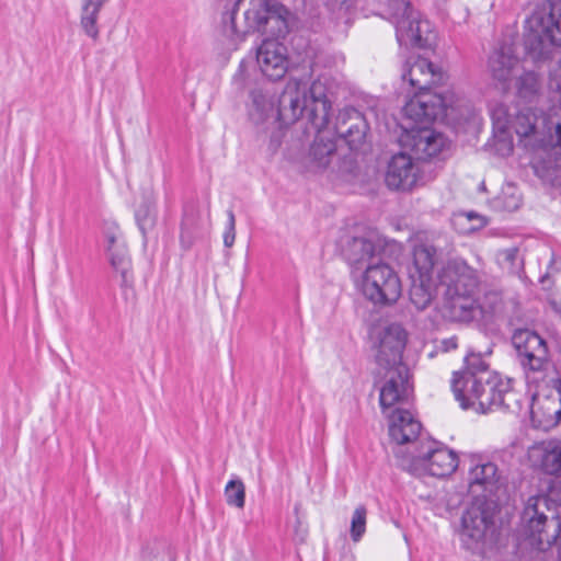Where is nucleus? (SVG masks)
<instances>
[{"label":"nucleus","instance_id":"obj_1","mask_svg":"<svg viewBox=\"0 0 561 561\" xmlns=\"http://www.w3.org/2000/svg\"><path fill=\"white\" fill-rule=\"evenodd\" d=\"M513 128L525 147H561V105L548 112L523 110L516 115Z\"/></svg>","mask_w":561,"mask_h":561},{"label":"nucleus","instance_id":"obj_2","mask_svg":"<svg viewBox=\"0 0 561 561\" xmlns=\"http://www.w3.org/2000/svg\"><path fill=\"white\" fill-rule=\"evenodd\" d=\"M528 387H538L557 375L550 365L546 341L535 331L518 329L512 336Z\"/></svg>","mask_w":561,"mask_h":561},{"label":"nucleus","instance_id":"obj_3","mask_svg":"<svg viewBox=\"0 0 561 561\" xmlns=\"http://www.w3.org/2000/svg\"><path fill=\"white\" fill-rule=\"evenodd\" d=\"M534 388L530 416L534 426L543 431L556 427L561 422V376L547 377V380Z\"/></svg>","mask_w":561,"mask_h":561},{"label":"nucleus","instance_id":"obj_4","mask_svg":"<svg viewBox=\"0 0 561 561\" xmlns=\"http://www.w3.org/2000/svg\"><path fill=\"white\" fill-rule=\"evenodd\" d=\"M362 290L373 304L388 306L397 302L402 293L398 274L385 263L367 265L363 275Z\"/></svg>","mask_w":561,"mask_h":561},{"label":"nucleus","instance_id":"obj_5","mask_svg":"<svg viewBox=\"0 0 561 561\" xmlns=\"http://www.w3.org/2000/svg\"><path fill=\"white\" fill-rule=\"evenodd\" d=\"M244 0H234L232 8L222 14V33L228 39V47L237 49L250 32H262L264 21L273 2L267 0H250V7L244 12L245 28H238L236 14Z\"/></svg>","mask_w":561,"mask_h":561},{"label":"nucleus","instance_id":"obj_6","mask_svg":"<svg viewBox=\"0 0 561 561\" xmlns=\"http://www.w3.org/2000/svg\"><path fill=\"white\" fill-rule=\"evenodd\" d=\"M530 23L536 33L537 45L529 41V49L537 58H547L550 47L561 46V0H552L549 10L536 12Z\"/></svg>","mask_w":561,"mask_h":561},{"label":"nucleus","instance_id":"obj_7","mask_svg":"<svg viewBox=\"0 0 561 561\" xmlns=\"http://www.w3.org/2000/svg\"><path fill=\"white\" fill-rule=\"evenodd\" d=\"M458 467L457 455L437 442L423 443L416 455L413 456L410 471L414 474L428 473L444 478L451 474Z\"/></svg>","mask_w":561,"mask_h":561},{"label":"nucleus","instance_id":"obj_8","mask_svg":"<svg viewBox=\"0 0 561 561\" xmlns=\"http://www.w3.org/2000/svg\"><path fill=\"white\" fill-rule=\"evenodd\" d=\"M540 507H547V499L542 496H531L523 512V520L526 523L527 535L540 548L558 543L559 561H561V523L552 520L553 531L550 534L545 527L547 516L540 511Z\"/></svg>","mask_w":561,"mask_h":561},{"label":"nucleus","instance_id":"obj_9","mask_svg":"<svg viewBox=\"0 0 561 561\" xmlns=\"http://www.w3.org/2000/svg\"><path fill=\"white\" fill-rule=\"evenodd\" d=\"M477 411L486 413L497 409L518 407L517 393L513 390V381L499 374L485 378L479 392Z\"/></svg>","mask_w":561,"mask_h":561},{"label":"nucleus","instance_id":"obj_10","mask_svg":"<svg viewBox=\"0 0 561 561\" xmlns=\"http://www.w3.org/2000/svg\"><path fill=\"white\" fill-rule=\"evenodd\" d=\"M481 272L471 267L463 259L455 257L442 267L437 278L445 293L476 294L481 284Z\"/></svg>","mask_w":561,"mask_h":561},{"label":"nucleus","instance_id":"obj_11","mask_svg":"<svg viewBox=\"0 0 561 561\" xmlns=\"http://www.w3.org/2000/svg\"><path fill=\"white\" fill-rule=\"evenodd\" d=\"M334 84L327 76H320L307 87L310 104L309 123L317 133L324 130L330 122Z\"/></svg>","mask_w":561,"mask_h":561},{"label":"nucleus","instance_id":"obj_12","mask_svg":"<svg viewBox=\"0 0 561 561\" xmlns=\"http://www.w3.org/2000/svg\"><path fill=\"white\" fill-rule=\"evenodd\" d=\"M421 180V169L414 156L400 151L391 157L385 175L386 185L393 191L413 190Z\"/></svg>","mask_w":561,"mask_h":561},{"label":"nucleus","instance_id":"obj_13","mask_svg":"<svg viewBox=\"0 0 561 561\" xmlns=\"http://www.w3.org/2000/svg\"><path fill=\"white\" fill-rule=\"evenodd\" d=\"M408 333L399 323H391L379 331L376 342V360L383 368H393L402 363V353Z\"/></svg>","mask_w":561,"mask_h":561},{"label":"nucleus","instance_id":"obj_14","mask_svg":"<svg viewBox=\"0 0 561 561\" xmlns=\"http://www.w3.org/2000/svg\"><path fill=\"white\" fill-rule=\"evenodd\" d=\"M488 69L501 89L507 91L512 80L523 70L515 45L507 42L501 43L490 55Z\"/></svg>","mask_w":561,"mask_h":561},{"label":"nucleus","instance_id":"obj_15","mask_svg":"<svg viewBox=\"0 0 561 561\" xmlns=\"http://www.w3.org/2000/svg\"><path fill=\"white\" fill-rule=\"evenodd\" d=\"M310 104L307 95V83L291 79L287 82L278 99L277 114L284 124L295 123L304 112L309 115Z\"/></svg>","mask_w":561,"mask_h":561},{"label":"nucleus","instance_id":"obj_16","mask_svg":"<svg viewBox=\"0 0 561 561\" xmlns=\"http://www.w3.org/2000/svg\"><path fill=\"white\" fill-rule=\"evenodd\" d=\"M396 35L400 45L420 48L432 46L436 39L431 22L421 19L416 12H410L405 19L397 21Z\"/></svg>","mask_w":561,"mask_h":561},{"label":"nucleus","instance_id":"obj_17","mask_svg":"<svg viewBox=\"0 0 561 561\" xmlns=\"http://www.w3.org/2000/svg\"><path fill=\"white\" fill-rule=\"evenodd\" d=\"M381 252V243L376 233L369 232L362 237L348 240L343 249V255L354 271H366L367 265H375L374 261Z\"/></svg>","mask_w":561,"mask_h":561},{"label":"nucleus","instance_id":"obj_18","mask_svg":"<svg viewBox=\"0 0 561 561\" xmlns=\"http://www.w3.org/2000/svg\"><path fill=\"white\" fill-rule=\"evenodd\" d=\"M386 369V382L381 387L379 396L380 407L383 412L397 403L408 401L412 393L410 371L407 365Z\"/></svg>","mask_w":561,"mask_h":561},{"label":"nucleus","instance_id":"obj_19","mask_svg":"<svg viewBox=\"0 0 561 561\" xmlns=\"http://www.w3.org/2000/svg\"><path fill=\"white\" fill-rule=\"evenodd\" d=\"M448 104L439 94L420 93L414 95L403 107L404 115L420 125H427L445 114Z\"/></svg>","mask_w":561,"mask_h":561},{"label":"nucleus","instance_id":"obj_20","mask_svg":"<svg viewBox=\"0 0 561 561\" xmlns=\"http://www.w3.org/2000/svg\"><path fill=\"white\" fill-rule=\"evenodd\" d=\"M257 65L271 80L282 79L288 70L287 48L275 39H265L257 48Z\"/></svg>","mask_w":561,"mask_h":561},{"label":"nucleus","instance_id":"obj_21","mask_svg":"<svg viewBox=\"0 0 561 561\" xmlns=\"http://www.w3.org/2000/svg\"><path fill=\"white\" fill-rule=\"evenodd\" d=\"M403 146L410 149L417 160H425L438 154L446 146V139L434 129L421 126L412 128L403 139Z\"/></svg>","mask_w":561,"mask_h":561},{"label":"nucleus","instance_id":"obj_22","mask_svg":"<svg viewBox=\"0 0 561 561\" xmlns=\"http://www.w3.org/2000/svg\"><path fill=\"white\" fill-rule=\"evenodd\" d=\"M500 474L497 466L482 458H471L468 471V488L476 496L493 494L497 490Z\"/></svg>","mask_w":561,"mask_h":561},{"label":"nucleus","instance_id":"obj_23","mask_svg":"<svg viewBox=\"0 0 561 561\" xmlns=\"http://www.w3.org/2000/svg\"><path fill=\"white\" fill-rule=\"evenodd\" d=\"M402 80L417 91H425L442 83L444 73L426 58L415 57L403 66Z\"/></svg>","mask_w":561,"mask_h":561},{"label":"nucleus","instance_id":"obj_24","mask_svg":"<svg viewBox=\"0 0 561 561\" xmlns=\"http://www.w3.org/2000/svg\"><path fill=\"white\" fill-rule=\"evenodd\" d=\"M491 523V516L482 503H473L466 510L461 518L460 536L467 549H474L483 540Z\"/></svg>","mask_w":561,"mask_h":561},{"label":"nucleus","instance_id":"obj_25","mask_svg":"<svg viewBox=\"0 0 561 561\" xmlns=\"http://www.w3.org/2000/svg\"><path fill=\"white\" fill-rule=\"evenodd\" d=\"M335 134L343 138L348 147L357 149L365 140L368 124L360 112L355 108H345L340 112L335 125Z\"/></svg>","mask_w":561,"mask_h":561},{"label":"nucleus","instance_id":"obj_26","mask_svg":"<svg viewBox=\"0 0 561 561\" xmlns=\"http://www.w3.org/2000/svg\"><path fill=\"white\" fill-rule=\"evenodd\" d=\"M443 316L456 322H470L481 316V308L474 294L444 293Z\"/></svg>","mask_w":561,"mask_h":561},{"label":"nucleus","instance_id":"obj_27","mask_svg":"<svg viewBox=\"0 0 561 561\" xmlns=\"http://www.w3.org/2000/svg\"><path fill=\"white\" fill-rule=\"evenodd\" d=\"M534 467L550 476L561 477V440L548 439L534 444L528 450Z\"/></svg>","mask_w":561,"mask_h":561},{"label":"nucleus","instance_id":"obj_28","mask_svg":"<svg viewBox=\"0 0 561 561\" xmlns=\"http://www.w3.org/2000/svg\"><path fill=\"white\" fill-rule=\"evenodd\" d=\"M389 417V435L400 445L414 442L420 435L422 425L409 410L396 409Z\"/></svg>","mask_w":561,"mask_h":561},{"label":"nucleus","instance_id":"obj_29","mask_svg":"<svg viewBox=\"0 0 561 561\" xmlns=\"http://www.w3.org/2000/svg\"><path fill=\"white\" fill-rule=\"evenodd\" d=\"M483 376L455 375L451 379V390L455 399L463 410L477 411L479 392L485 379Z\"/></svg>","mask_w":561,"mask_h":561},{"label":"nucleus","instance_id":"obj_30","mask_svg":"<svg viewBox=\"0 0 561 561\" xmlns=\"http://www.w3.org/2000/svg\"><path fill=\"white\" fill-rule=\"evenodd\" d=\"M294 22V14L285 4L273 2L267 12L266 21L262 33L282 37L285 36Z\"/></svg>","mask_w":561,"mask_h":561},{"label":"nucleus","instance_id":"obj_31","mask_svg":"<svg viewBox=\"0 0 561 561\" xmlns=\"http://www.w3.org/2000/svg\"><path fill=\"white\" fill-rule=\"evenodd\" d=\"M436 262V249L433 245L421 243L413 251V270L410 276L433 278V268Z\"/></svg>","mask_w":561,"mask_h":561},{"label":"nucleus","instance_id":"obj_32","mask_svg":"<svg viewBox=\"0 0 561 561\" xmlns=\"http://www.w3.org/2000/svg\"><path fill=\"white\" fill-rule=\"evenodd\" d=\"M336 146L332 139L318 136L310 147L309 168L319 171L329 167L335 156Z\"/></svg>","mask_w":561,"mask_h":561},{"label":"nucleus","instance_id":"obj_33","mask_svg":"<svg viewBox=\"0 0 561 561\" xmlns=\"http://www.w3.org/2000/svg\"><path fill=\"white\" fill-rule=\"evenodd\" d=\"M108 0H82L80 9V25L85 33L92 39L99 38V15L103 5Z\"/></svg>","mask_w":561,"mask_h":561},{"label":"nucleus","instance_id":"obj_34","mask_svg":"<svg viewBox=\"0 0 561 561\" xmlns=\"http://www.w3.org/2000/svg\"><path fill=\"white\" fill-rule=\"evenodd\" d=\"M410 277V300L417 310H424L433 301L437 283L434 278Z\"/></svg>","mask_w":561,"mask_h":561},{"label":"nucleus","instance_id":"obj_35","mask_svg":"<svg viewBox=\"0 0 561 561\" xmlns=\"http://www.w3.org/2000/svg\"><path fill=\"white\" fill-rule=\"evenodd\" d=\"M250 99L249 116L254 123H262L274 113L275 101L268 91L254 89Z\"/></svg>","mask_w":561,"mask_h":561},{"label":"nucleus","instance_id":"obj_36","mask_svg":"<svg viewBox=\"0 0 561 561\" xmlns=\"http://www.w3.org/2000/svg\"><path fill=\"white\" fill-rule=\"evenodd\" d=\"M486 219L476 211H459L451 217L454 228L461 234H470L486 226Z\"/></svg>","mask_w":561,"mask_h":561},{"label":"nucleus","instance_id":"obj_37","mask_svg":"<svg viewBox=\"0 0 561 561\" xmlns=\"http://www.w3.org/2000/svg\"><path fill=\"white\" fill-rule=\"evenodd\" d=\"M110 263L114 270L121 273L122 284L130 286L133 283V275L130 273V261L127 254L126 244L117 245V249L108 255Z\"/></svg>","mask_w":561,"mask_h":561},{"label":"nucleus","instance_id":"obj_38","mask_svg":"<svg viewBox=\"0 0 561 561\" xmlns=\"http://www.w3.org/2000/svg\"><path fill=\"white\" fill-rule=\"evenodd\" d=\"M515 88L519 98L530 100L539 92V78L534 71H522L515 77Z\"/></svg>","mask_w":561,"mask_h":561},{"label":"nucleus","instance_id":"obj_39","mask_svg":"<svg viewBox=\"0 0 561 561\" xmlns=\"http://www.w3.org/2000/svg\"><path fill=\"white\" fill-rule=\"evenodd\" d=\"M503 295L499 290H489L484 294L482 301L479 304L481 316L495 317L504 312Z\"/></svg>","mask_w":561,"mask_h":561},{"label":"nucleus","instance_id":"obj_40","mask_svg":"<svg viewBox=\"0 0 561 561\" xmlns=\"http://www.w3.org/2000/svg\"><path fill=\"white\" fill-rule=\"evenodd\" d=\"M455 375H474L484 376L485 379L490 375H494L489 370V365L485 363L481 354L471 353L465 358V368L460 371L454 373Z\"/></svg>","mask_w":561,"mask_h":561},{"label":"nucleus","instance_id":"obj_41","mask_svg":"<svg viewBox=\"0 0 561 561\" xmlns=\"http://www.w3.org/2000/svg\"><path fill=\"white\" fill-rule=\"evenodd\" d=\"M226 502L230 506L243 508L245 503V486L240 479L230 480L225 486Z\"/></svg>","mask_w":561,"mask_h":561},{"label":"nucleus","instance_id":"obj_42","mask_svg":"<svg viewBox=\"0 0 561 561\" xmlns=\"http://www.w3.org/2000/svg\"><path fill=\"white\" fill-rule=\"evenodd\" d=\"M367 510L364 505L357 506L351 518V538L358 542L366 531Z\"/></svg>","mask_w":561,"mask_h":561},{"label":"nucleus","instance_id":"obj_43","mask_svg":"<svg viewBox=\"0 0 561 561\" xmlns=\"http://www.w3.org/2000/svg\"><path fill=\"white\" fill-rule=\"evenodd\" d=\"M139 228L145 231L147 228L153 225L154 220V207L153 202L149 197L144 204L139 205L135 214Z\"/></svg>","mask_w":561,"mask_h":561},{"label":"nucleus","instance_id":"obj_44","mask_svg":"<svg viewBox=\"0 0 561 561\" xmlns=\"http://www.w3.org/2000/svg\"><path fill=\"white\" fill-rule=\"evenodd\" d=\"M410 12H414L407 0H390L386 8L391 22L397 25V21L405 19Z\"/></svg>","mask_w":561,"mask_h":561},{"label":"nucleus","instance_id":"obj_45","mask_svg":"<svg viewBox=\"0 0 561 561\" xmlns=\"http://www.w3.org/2000/svg\"><path fill=\"white\" fill-rule=\"evenodd\" d=\"M497 203L504 210L514 211L519 208L522 199L520 196L514 191H503L502 195L497 198Z\"/></svg>","mask_w":561,"mask_h":561},{"label":"nucleus","instance_id":"obj_46","mask_svg":"<svg viewBox=\"0 0 561 561\" xmlns=\"http://www.w3.org/2000/svg\"><path fill=\"white\" fill-rule=\"evenodd\" d=\"M227 216L228 221L224 233V244L227 248H231L236 240V217L231 209L227 211Z\"/></svg>","mask_w":561,"mask_h":561},{"label":"nucleus","instance_id":"obj_47","mask_svg":"<svg viewBox=\"0 0 561 561\" xmlns=\"http://www.w3.org/2000/svg\"><path fill=\"white\" fill-rule=\"evenodd\" d=\"M122 234L117 230H108L105 233L104 247L107 255L117 249V245H124Z\"/></svg>","mask_w":561,"mask_h":561},{"label":"nucleus","instance_id":"obj_48","mask_svg":"<svg viewBox=\"0 0 561 561\" xmlns=\"http://www.w3.org/2000/svg\"><path fill=\"white\" fill-rule=\"evenodd\" d=\"M282 144L280 133L273 134L270 139L268 149L274 154L277 152Z\"/></svg>","mask_w":561,"mask_h":561},{"label":"nucleus","instance_id":"obj_49","mask_svg":"<svg viewBox=\"0 0 561 561\" xmlns=\"http://www.w3.org/2000/svg\"><path fill=\"white\" fill-rule=\"evenodd\" d=\"M444 351H451L457 348V337L453 336L442 341Z\"/></svg>","mask_w":561,"mask_h":561},{"label":"nucleus","instance_id":"obj_50","mask_svg":"<svg viewBox=\"0 0 561 561\" xmlns=\"http://www.w3.org/2000/svg\"><path fill=\"white\" fill-rule=\"evenodd\" d=\"M296 536L298 537L299 541H305V538L307 536V529L302 527V524L300 520H297V527H296Z\"/></svg>","mask_w":561,"mask_h":561},{"label":"nucleus","instance_id":"obj_51","mask_svg":"<svg viewBox=\"0 0 561 561\" xmlns=\"http://www.w3.org/2000/svg\"><path fill=\"white\" fill-rule=\"evenodd\" d=\"M551 305L553 306L556 311L561 316V293L556 294L551 297Z\"/></svg>","mask_w":561,"mask_h":561},{"label":"nucleus","instance_id":"obj_52","mask_svg":"<svg viewBox=\"0 0 561 561\" xmlns=\"http://www.w3.org/2000/svg\"><path fill=\"white\" fill-rule=\"evenodd\" d=\"M241 71H242V65H241V66H240V68H239V72L234 76V79H237V78H238V76L241 73Z\"/></svg>","mask_w":561,"mask_h":561},{"label":"nucleus","instance_id":"obj_53","mask_svg":"<svg viewBox=\"0 0 561 561\" xmlns=\"http://www.w3.org/2000/svg\"><path fill=\"white\" fill-rule=\"evenodd\" d=\"M547 279H548V276H543V277L541 278V283H543V284H545Z\"/></svg>","mask_w":561,"mask_h":561},{"label":"nucleus","instance_id":"obj_54","mask_svg":"<svg viewBox=\"0 0 561 561\" xmlns=\"http://www.w3.org/2000/svg\"><path fill=\"white\" fill-rule=\"evenodd\" d=\"M512 150H513L512 145H508V146H507V151H508V152H511Z\"/></svg>","mask_w":561,"mask_h":561}]
</instances>
